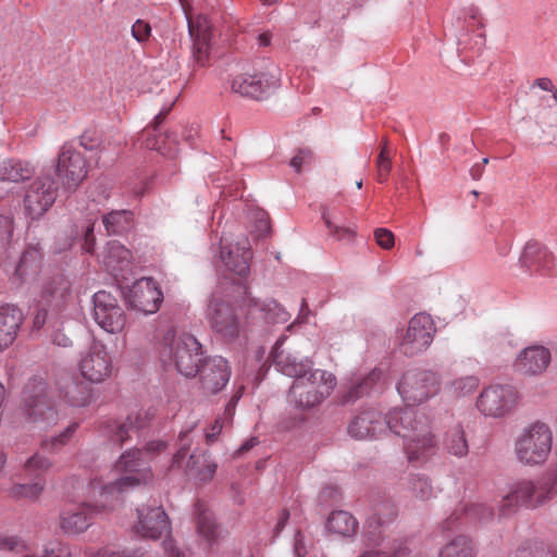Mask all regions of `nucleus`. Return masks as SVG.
<instances>
[{"label":"nucleus","mask_w":557,"mask_h":557,"mask_svg":"<svg viewBox=\"0 0 557 557\" xmlns=\"http://www.w3.org/2000/svg\"><path fill=\"white\" fill-rule=\"evenodd\" d=\"M281 70L271 65L257 75L240 74L233 78L231 88L234 92L252 99H262L280 86Z\"/></svg>","instance_id":"9b49d317"},{"label":"nucleus","mask_w":557,"mask_h":557,"mask_svg":"<svg viewBox=\"0 0 557 557\" xmlns=\"http://www.w3.org/2000/svg\"><path fill=\"white\" fill-rule=\"evenodd\" d=\"M86 557H150L143 549H125L123 552H116L111 547H104L94 553L91 549L85 550Z\"/></svg>","instance_id":"de8ad7c7"},{"label":"nucleus","mask_w":557,"mask_h":557,"mask_svg":"<svg viewBox=\"0 0 557 557\" xmlns=\"http://www.w3.org/2000/svg\"><path fill=\"white\" fill-rule=\"evenodd\" d=\"M52 466L53 462L50 458L36 453L25 461L24 470L29 474H36L38 479L42 478L41 475L46 473Z\"/></svg>","instance_id":"49530a36"},{"label":"nucleus","mask_w":557,"mask_h":557,"mask_svg":"<svg viewBox=\"0 0 557 557\" xmlns=\"http://www.w3.org/2000/svg\"><path fill=\"white\" fill-rule=\"evenodd\" d=\"M171 108L169 107L166 110L159 112L153 120L152 126L145 128L140 133L138 140L141 147L156 150L169 159H174L178 153L177 135L172 131L161 134L158 129V126L164 121Z\"/></svg>","instance_id":"a211bd4d"},{"label":"nucleus","mask_w":557,"mask_h":557,"mask_svg":"<svg viewBox=\"0 0 557 557\" xmlns=\"http://www.w3.org/2000/svg\"><path fill=\"white\" fill-rule=\"evenodd\" d=\"M306 549H305V546L302 544V535L300 532H298L295 536V554L298 556V557H304L306 555Z\"/></svg>","instance_id":"774afa93"},{"label":"nucleus","mask_w":557,"mask_h":557,"mask_svg":"<svg viewBox=\"0 0 557 557\" xmlns=\"http://www.w3.org/2000/svg\"><path fill=\"white\" fill-rule=\"evenodd\" d=\"M132 260V252L116 240L108 243L103 264L114 276L126 269Z\"/></svg>","instance_id":"c756f323"},{"label":"nucleus","mask_w":557,"mask_h":557,"mask_svg":"<svg viewBox=\"0 0 557 557\" xmlns=\"http://www.w3.org/2000/svg\"><path fill=\"white\" fill-rule=\"evenodd\" d=\"M386 429L404 438L410 462L423 463L434 455L437 441L430 419L410 408L394 409L385 418L375 409L363 410L349 423L348 433L357 440H364Z\"/></svg>","instance_id":"f257e3e1"},{"label":"nucleus","mask_w":557,"mask_h":557,"mask_svg":"<svg viewBox=\"0 0 557 557\" xmlns=\"http://www.w3.org/2000/svg\"><path fill=\"white\" fill-rule=\"evenodd\" d=\"M41 557H73L71 547L62 542L53 541L48 543Z\"/></svg>","instance_id":"3c124183"},{"label":"nucleus","mask_w":557,"mask_h":557,"mask_svg":"<svg viewBox=\"0 0 557 557\" xmlns=\"http://www.w3.org/2000/svg\"><path fill=\"white\" fill-rule=\"evenodd\" d=\"M25 394V413L29 423L44 429L57 424L63 414L61 405L55 401L46 383L34 381L26 386Z\"/></svg>","instance_id":"423d86ee"},{"label":"nucleus","mask_w":557,"mask_h":557,"mask_svg":"<svg viewBox=\"0 0 557 557\" xmlns=\"http://www.w3.org/2000/svg\"><path fill=\"white\" fill-rule=\"evenodd\" d=\"M22 322L20 309L9 305L0 307V351L13 344Z\"/></svg>","instance_id":"393cba45"},{"label":"nucleus","mask_w":557,"mask_h":557,"mask_svg":"<svg viewBox=\"0 0 557 557\" xmlns=\"http://www.w3.org/2000/svg\"><path fill=\"white\" fill-rule=\"evenodd\" d=\"M553 432L543 422H535L522 430L515 441L517 459L524 465L543 463L549 456Z\"/></svg>","instance_id":"0eeeda50"},{"label":"nucleus","mask_w":557,"mask_h":557,"mask_svg":"<svg viewBox=\"0 0 557 557\" xmlns=\"http://www.w3.org/2000/svg\"><path fill=\"white\" fill-rule=\"evenodd\" d=\"M310 159L311 156L309 152L300 151L290 160V165L294 168L295 171L298 172L301 170L302 164L308 163Z\"/></svg>","instance_id":"0e129e2a"},{"label":"nucleus","mask_w":557,"mask_h":557,"mask_svg":"<svg viewBox=\"0 0 557 557\" xmlns=\"http://www.w3.org/2000/svg\"><path fill=\"white\" fill-rule=\"evenodd\" d=\"M3 171L5 172V174H22L24 172H34L35 168L32 163L27 161L9 159L3 162Z\"/></svg>","instance_id":"603ef678"},{"label":"nucleus","mask_w":557,"mask_h":557,"mask_svg":"<svg viewBox=\"0 0 557 557\" xmlns=\"http://www.w3.org/2000/svg\"><path fill=\"white\" fill-rule=\"evenodd\" d=\"M149 462L150 458H146L140 449H128L123 453L112 469L119 476L100 487V496L103 498L101 506L114 508L121 503L125 492L148 483L152 479Z\"/></svg>","instance_id":"20e7f679"},{"label":"nucleus","mask_w":557,"mask_h":557,"mask_svg":"<svg viewBox=\"0 0 557 557\" xmlns=\"http://www.w3.org/2000/svg\"><path fill=\"white\" fill-rule=\"evenodd\" d=\"M146 425V416L141 412L131 413L122 423L109 424L108 433L112 442L123 445L132 434Z\"/></svg>","instance_id":"c85d7f7f"},{"label":"nucleus","mask_w":557,"mask_h":557,"mask_svg":"<svg viewBox=\"0 0 557 557\" xmlns=\"http://www.w3.org/2000/svg\"><path fill=\"white\" fill-rule=\"evenodd\" d=\"M445 447L449 454L459 458L468 454L469 445L466 440L465 431L460 424L455 425L447 432Z\"/></svg>","instance_id":"e433bc0d"},{"label":"nucleus","mask_w":557,"mask_h":557,"mask_svg":"<svg viewBox=\"0 0 557 557\" xmlns=\"http://www.w3.org/2000/svg\"><path fill=\"white\" fill-rule=\"evenodd\" d=\"M52 342L61 347H69L72 345V339L61 331H57L52 335Z\"/></svg>","instance_id":"69168bd1"},{"label":"nucleus","mask_w":557,"mask_h":557,"mask_svg":"<svg viewBox=\"0 0 557 557\" xmlns=\"http://www.w3.org/2000/svg\"><path fill=\"white\" fill-rule=\"evenodd\" d=\"M136 515L133 531L140 537L157 541L171 533V521L161 505H141Z\"/></svg>","instance_id":"4468645a"},{"label":"nucleus","mask_w":557,"mask_h":557,"mask_svg":"<svg viewBox=\"0 0 557 557\" xmlns=\"http://www.w3.org/2000/svg\"><path fill=\"white\" fill-rule=\"evenodd\" d=\"M549 497L550 488L547 484L520 480L511 486L510 492L500 500L499 512L506 517L522 506L535 508L544 504Z\"/></svg>","instance_id":"6e6552de"},{"label":"nucleus","mask_w":557,"mask_h":557,"mask_svg":"<svg viewBox=\"0 0 557 557\" xmlns=\"http://www.w3.org/2000/svg\"><path fill=\"white\" fill-rule=\"evenodd\" d=\"M94 319L106 332L115 334L123 331L126 315L117 299L106 290L94 295Z\"/></svg>","instance_id":"f3484780"},{"label":"nucleus","mask_w":557,"mask_h":557,"mask_svg":"<svg viewBox=\"0 0 557 557\" xmlns=\"http://www.w3.org/2000/svg\"><path fill=\"white\" fill-rule=\"evenodd\" d=\"M550 363V352L544 346H531L523 349L515 361L516 370L523 375H539Z\"/></svg>","instance_id":"b1692460"},{"label":"nucleus","mask_w":557,"mask_h":557,"mask_svg":"<svg viewBox=\"0 0 557 557\" xmlns=\"http://www.w3.org/2000/svg\"><path fill=\"white\" fill-rule=\"evenodd\" d=\"M244 385L238 386L236 392L233 394L228 403L226 404L224 411L221 416H219L213 424L210 426L209 431L206 433L207 442H213L216 440L219 434L222 432L223 428L231 424L233 421V417L235 414V408L238 400L242 398L244 393Z\"/></svg>","instance_id":"473e14b6"},{"label":"nucleus","mask_w":557,"mask_h":557,"mask_svg":"<svg viewBox=\"0 0 557 557\" xmlns=\"http://www.w3.org/2000/svg\"><path fill=\"white\" fill-rule=\"evenodd\" d=\"M70 289V283L66 278L59 275L53 277L51 281L46 283L42 289V298L48 304H54L55 306H60L67 295Z\"/></svg>","instance_id":"c9c22d12"},{"label":"nucleus","mask_w":557,"mask_h":557,"mask_svg":"<svg viewBox=\"0 0 557 557\" xmlns=\"http://www.w3.org/2000/svg\"><path fill=\"white\" fill-rule=\"evenodd\" d=\"M374 238L376 244L383 249H391L394 247V234L387 228H376L374 231Z\"/></svg>","instance_id":"6e6d98bb"},{"label":"nucleus","mask_w":557,"mask_h":557,"mask_svg":"<svg viewBox=\"0 0 557 557\" xmlns=\"http://www.w3.org/2000/svg\"><path fill=\"white\" fill-rule=\"evenodd\" d=\"M94 245H95V237H94V228L91 226V227H88L86 231L84 248L87 252L91 253L94 250Z\"/></svg>","instance_id":"338daca9"},{"label":"nucleus","mask_w":557,"mask_h":557,"mask_svg":"<svg viewBox=\"0 0 557 557\" xmlns=\"http://www.w3.org/2000/svg\"><path fill=\"white\" fill-rule=\"evenodd\" d=\"M410 490L417 498L422 500L429 499L433 493L429 480L422 475H414L410 479Z\"/></svg>","instance_id":"09e8293b"},{"label":"nucleus","mask_w":557,"mask_h":557,"mask_svg":"<svg viewBox=\"0 0 557 557\" xmlns=\"http://www.w3.org/2000/svg\"><path fill=\"white\" fill-rule=\"evenodd\" d=\"M162 546L168 557H185L184 552L180 549L170 534L166 535L165 540L162 542Z\"/></svg>","instance_id":"bf43d9fd"},{"label":"nucleus","mask_w":557,"mask_h":557,"mask_svg":"<svg viewBox=\"0 0 557 557\" xmlns=\"http://www.w3.org/2000/svg\"><path fill=\"white\" fill-rule=\"evenodd\" d=\"M438 557H474L472 541L467 536H457L441 549Z\"/></svg>","instance_id":"4c0bfd02"},{"label":"nucleus","mask_w":557,"mask_h":557,"mask_svg":"<svg viewBox=\"0 0 557 557\" xmlns=\"http://www.w3.org/2000/svg\"><path fill=\"white\" fill-rule=\"evenodd\" d=\"M57 186L61 183L66 191H74L83 182L82 176H54Z\"/></svg>","instance_id":"13d9d810"},{"label":"nucleus","mask_w":557,"mask_h":557,"mask_svg":"<svg viewBox=\"0 0 557 557\" xmlns=\"http://www.w3.org/2000/svg\"><path fill=\"white\" fill-rule=\"evenodd\" d=\"M397 389L407 408L412 409V406L424 403L438 393L440 380L431 371H409L404 374Z\"/></svg>","instance_id":"1a4fd4ad"},{"label":"nucleus","mask_w":557,"mask_h":557,"mask_svg":"<svg viewBox=\"0 0 557 557\" xmlns=\"http://www.w3.org/2000/svg\"><path fill=\"white\" fill-rule=\"evenodd\" d=\"M284 338L276 341L271 352L275 368L283 374L294 377L290 386V399L299 408L309 409L320 405L334 391L337 380L335 375L323 369H313L308 359L297 360L282 349Z\"/></svg>","instance_id":"f03ea898"},{"label":"nucleus","mask_w":557,"mask_h":557,"mask_svg":"<svg viewBox=\"0 0 557 557\" xmlns=\"http://www.w3.org/2000/svg\"><path fill=\"white\" fill-rule=\"evenodd\" d=\"M128 300L134 309L151 314L159 310L163 294L153 278L141 277L132 286Z\"/></svg>","instance_id":"6ab92c4d"},{"label":"nucleus","mask_w":557,"mask_h":557,"mask_svg":"<svg viewBox=\"0 0 557 557\" xmlns=\"http://www.w3.org/2000/svg\"><path fill=\"white\" fill-rule=\"evenodd\" d=\"M165 448H166V444L164 442L153 441V442L148 443L143 451H144V456L146 458L151 459V456H150L151 454L162 451Z\"/></svg>","instance_id":"e2e57ef3"},{"label":"nucleus","mask_w":557,"mask_h":557,"mask_svg":"<svg viewBox=\"0 0 557 557\" xmlns=\"http://www.w3.org/2000/svg\"><path fill=\"white\" fill-rule=\"evenodd\" d=\"M102 500L100 496L99 505L82 504L75 509L64 510L60 517V528L67 534H79L86 531L91 524L94 512L107 509L101 506Z\"/></svg>","instance_id":"5701e85b"},{"label":"nucleus","mask_w":557,"mask_h":557,"mask_svg":"<svg viewBox=\"0 0 557 557\" xmlns=\"http://www.w3.org/2000/svg\"><path fill=\"white\" fill-rule=\"evenodd\" d=\"M150 25L143 20H137L132 26V35L139 42L146 41L150 37Z\"/></svg>","instance_id":"5fc2aeb1"},{"label":"nucleus","mask_w":557,"mask_h":557,"mask_svg":"<svg viewBox=\"0 0 557 557\" xmlns=\"http://www.w3.org/2000/svg\"><path fill=\"white\" fill-rule=\"evenodd\" d=\"M377 169L381 173H387L392 170L391 160H389V151L384 146L377 158Z\"/></svg>","instance_id":"680f3d73"},{"label":"nucleus","mask_w":557,"mask_h":557,"mask_svg":"<svg viewBox=\"0 0 557 557\" xmlns=\"http://www.w3.org/2000/svg\"><path fill=\"white\" fill-rule=\"evenodd\" d=\"M188 30L190 37L194 39L195 52L200 54L206 51L211 38V24L207 16L198 15L196 17H188Z\"/></svg>","instance_id":"7c9ffc66"},{"label":"nucleus","mask_w":557,"mask_h":557,"mask_svg":"<svg viewBox=\"0 0 557 557\" xmlns=\"http://www.w3.org/2000/svg\"><path fill=\"white\" fill-rule=\"evenodd\" d=\"M256 219L258 221L257 232L259 236L265 235L270 230V221L269 215L265 211L259 210L256 213Z\"/></svg>","instance_id":"052dcab7"},{"label":"nucleus","mask_w":557,"mask_h":557,"mask_svg":"<svg viewBox=\"0 0 557 557\" xmlns=\"http://www.w3.org/2000/svg\"><path fill=\"white\" fill-rule=\"evenodd\" d=\"M78 423H71L64 431L41 442V447L50 453H58L64 447L76 432Z\"/></svg>","instance_id":"c03bdc74"},{"label":"nucleus","mask_w":557,"mask_h":557,"mask_svg":"<svg viewBox=\"0 0 557 557\" xmlns=\"http://www.w3.org/2000/svg\"><path fill=\"white\" fill-rule=\"evenodd\" d=\"M357 527V520L345 510L333 511L326 521L327 530L341 536L354 535Z\"/></svg>","instance_id":"72a5a7b5"},{"label":"nucleus","mask_w":557,"mask_h":557,"mask_svg":"<svg viewBox=\"0 0 557 557\" xmlns=\"http://www.w3.org/2000/svg\"><path fill=\"white\" fill-rule=\"evenodd\" d=\"M64 396L67 403L74 407L88 405L90 400V388L82 382H71L64 387Z\"/></svg>","instance_id":"a19ab883"},{"label":"nucleus","mask_w":557,"mask_h":557,"mask_svg":"<svg viewBox=\"0 0 557 557\" xmlns=\"http://www.w3.org/2000/svg\"><path fill=\"white\" fill-rule=\"evenodd\" d=\"M200 356L201 345L190 334L168 333L160 348V360L165 366L173 364L177 372L187 377L198 373Z\"/></svg>","instance_id":"39448f33"},{"label":"nucleus","mask_w":557,"mask_h":557,"mask_svg":"<svg viewBox=\"0 0 557 557\" xmlns=\"http://www.w3.org/2000/svg\"><path fill=\"white\" fill-rule=\"evenodd\" d=\"M121 137H100L94 131H85L79 136V146L84 153L72 145L64 144L61 148L57 170L59 174H88L94 171H107L122 151Z\"/></svg>","instance_id":"7ed1b4c3"},{"label":"nucleus","mask_w":557,"mask_h":557,"mask_svg":"<svg viewBox=\"0 0 557 557\" xmlns=\"http://www.w3.org/2000/svg\"><path fill=\"white\" fill-rule=\"evenodd\" d=\"M436 327L432 317L428 313L414 314L403 336L399 348L406 356H416L424 351L433 342Z\"/></svg>","instance_id":"ddd939ff"},{"label":"nucleus","mask_w":557,"mask_h":557,"mask_svg":"<svg viewBox=\"0 0 557 557\" xmlns=\"http://www.w3.org/2000/svg\"><path fill=\"white\" fill-rule=\"evenodd\" d=\"M195 523L198 535L208 543H212L218 537V525L207 505L197 502L195 505Z\"/></svg>","instance_id":"2f4dec72"},{"label":"nucleus","mask_w":557,"mask_h":557,"mask_svg":"<svg viewBox=\"0 0 557 557\" xmlns=\"http://www.w3.org/2000/svg\"><path fill=\"white\" fill-rule=\"evenodd\" d=\"M40 253L34 248H27L15 267L14 272L10 275L9 281L15 285L21 286L30 277L35 276L39 269Z\"/></svg>","instance_id":"bb28decb"},{"label":"nucleus","mask_w":557,"mask_h":557,"mask_svg":"<svg viewBox=\"0 0 557 557\" xmlns=\"http://www.w3.org/2000/svg\"><path fill=\"white\" fill-rule=\"evenodd\" d=\"M58 189L54 176H36L24 198L26 214L39 219L55 201Z\"/></svg>","instance_id":"dca6fc26"},{"label":"nucleus","mask_w":557,"mask_h":557,"mask_svg":"<svg viewBox=\"0 0 557 557\" xmlns=\"http://www.w3.org/2000/svg\"><path fill=\"white\" fill-rule=\"evenodd\" d=\"M479 384H480V380L478 376L465 375V376H459V377L451 380L446 385L445 388H446V392L451 397L459 398V397H466V396L474 393V391L479 387Z\"/></svg>","instance_id":"58836bf2"},{"label":"nucleus","mask_w":557,"mask_h":557,"mask_svg":"<svg viewBox=\"0 0 557 557\" xmlns=\"http://www.w3.org/2000/svg\"><path fill=\"white\" fill-rule=\"evenodd\" d=\"M0 549L24 552L26 550V544L17 536L0 535Z\"/></svg>","instance_id":"864d4df0"},{"label":"nucleus","mask_w":557,"mask_h":557,"mask_svg":"<svg viewBox=\"0 0 557 557\" xmlns=\"http://www.w3.org/2000/svg\"><path fill=\"white\" fill-rule=\"evenodd\" d=\"M208 317L214 331L225 338H234L239 334L240 324L234 308L220 299L210 302Z\"/></svg>","instance_id":"412c9836"},{"label":"nucleus","mask_w":557,"mask_h":557,"mask_svg":"<svg viewBox=\"0 0 557 557\" xmlns=\"http://www.w3.org/2000/svg\"><path fill=\"white\" fill-rule=\"evenodd\" d=\"M367 542L369 549L364 550L359 557H404L406 549L401 544H392L382 533L368 532Z\"/></svg>","instance_id":"a878e982"},{"label":"nucleus","mask_w":557,"mask_h":557,"mask_svg":"<svg viewBox=\"0 0 557 557\" xmlns=\"http://www.w3.org/2000/svg\"><path fill=\"white\" fill-rule=\"evenodd\" d=\"M78 369L83 377L91 383H101L109 379L113 372V361L107 346L94 341L83 354Z\"/></svg>","instance_id":"2eb2a0df"},{"label":"nucleus","mask_w":557,"mask_h":557,"mask_svg":"<svg viewBox=\"0 0 557 557\" xmlns=\"http://www.w3.org/2000/svg\"><path fill=\"white\" fill-rule=\"evenodd\" d=\"M133 212L128 210L112 211L103 216V224L109 234H119L132 225Z\"/></svg>","instance_id":"ea45409f"},{"label":"nucleus","mask_w":557,"mask_h":557,"mask_svg":"<svg viewBox=\"0 0 557 557\" xmlns=\"http://www.w3.org/2000/svg\"><path fill=\"white\" fill-rule=\"evenodd\" d=\"M381 371L373 370L370 372L366 377H363L361 381L355 382L344 394H343V403H354L363 395H367L370 393V391L373 388V386L379 382L381 379Z\"/></svg>","instance_id":"f704fd0d"},{"label":"nucleus","mask_w":557,"mask_h":557,"mask_svg":"<svg viewBox=\"0 0 557 557\" xmlns=\"http://www.w3.org/2000/svg\"><path fill=\"white\" fill-rule=\"evenodd\" d=\"M397 516L396 506L391 502H385L375 507V518L374 521H370L369 528L373 530H369L368 532L382 533L385 535L383 530H379L383 528L386 523L392 521Z\"/></svg>","instance_id":"79ce46f5"},{"label":"nucleus","mask_w":557,"mask_h":557,"mask_svg":"<svg viewBox=\"0 0 557 557\" xmlns=\"http://www.w3.org/2000/svg\"><path fill=\"white\" fill-rule=\"evenodd\" d=\"M519 264L524 273L532 277L557 275V261L554 253L545 245L535 240L525 244Z\"/></svg>","instance_id":"f8f14e48"},{"label":"nucleus","mask_w":557,"mask_h":557,"mask_svg":"<svg viewBox=\"0 0 557 557\" xmlns=\"http://www.w3.org/2000/svg\"><path fill=\"white\" fill-rule=\"evenodd\" d=\"M218 465L211 459L208 451L193 453L186 463V473L201 482L211 481Z\"/></svg>","instance_id":"cd10ccee"},{"label":"nucleus","mask_w":557,"mask_h":557,"mask_svg":"<svg viewBox=\"0 0 557 557\" xmlns=\"http://www.w3.org/2000/svg\"><path fill=\"white\" fill-rule=\"evenodd\" d=\"M188 432H181L180 434V443L181 447L176 451V454L172 458V466H181L182 460L184 459L185 455L189 450L190 447V441L187 438Z\"/></svg>","instance_id":"4d7b16f0"},{"label":"nucleus","mask_w":557,"mask_h":557,"mask_svg":"<svg viewBox=\"0 0 557 557\" xmlns=\"http://www.w3.org/2000/svg\"><path fill=\"white\" fill-rule=\"evenodd\" d=\"M202 391L208 395L221 392L230 381L231 368L227 360L221 356L208 358L198 371Z\"/></svg>","instance_id":"aec40b11"},{"label":"nucleus","mask_w":557,"mask_h":557,"mask_svg":"<svg viewBox=\"0 0 557 557\" xmlns=\"http://www.w3.org/2000/svg\"><path fill=\"white\" fill-rule=\"evenodd\" d=\"M14 231L13 219L9 215H0V247L5 248L11 244Z\"/></svg>","instance_id":"8fccbe9b"},{"label":"nucleus","mask_w":557,"mask_h":557,"mask_svg":"<svg viewBox=\"0 0 557 557\" xmlns=\"http://www.w3.org/2000/svg\"><path fill=\"white\" fill-rule=\"evenodd\" d=\"M46 480L38 478L34 483L30 484H15L10 490V496L13 498H27L36 500L45 491Z\"/></svg>","instance_id":"37998d69"},{"label":"nucleus","mask_w":557,"mask_h":557,"mask_svg":"<svg viewBox=\"0 0 557 557\" xmlns=\"http://www.w3.org/2000/svg\"><path fill=\"white\" fill-rule=\"evenodd\" d=\"M220 257L230 272L242 278L248 275L252 253L247 238H243L234 245H222Z\"/></svg>","instance_id":"4be33fe9"},{"label":"nucleus","mask_w":557,"mask_h":557,"mask_svg":"<svg viewBox=\"0 0 557 557\" xmlns=\"http://www.w3.org/2000/svg\"><path fill=\"white\" fill-rule=\"evenodd\" d=\"M518 403V393L510 385L493 384L483 388L476 408L485 417L502 418L510 413Z\"/></svg>","instance_id":"9d476101"},{"label":"nucleus","mask_w":557,"mask_h":557,"mask_svg":"<svg viewBox=\"0 0 557 557\" xmlns=\"http://www.w3.org/2000/svg\"><path fill=\"white\" fill-rule=\"evenodd\" d=\"M322 219L324 221L325 226L327 227L330 234L336 239V240H346L350 242L352 240L355 236V231L350 227L346 226H339L335 223L334 216L331 214L329 210H323L322 212Z\"/></svg>","instance_id":"a18cd8bd"}]
</instances>
